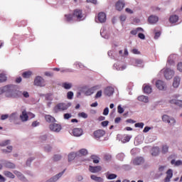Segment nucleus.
Here are the masks:
<instances>
[{
    "label": "nucleus",
    "mask_w": 182,
    "mask_h": 182,
    "mask_svg": "<svg viewBox=\"0 0 182 182\" xmlns=\"http://www.w3.org/2000/svg\"><path fill=\"white\" fill-rule=\"evenodd\" d=\"M70 107V104H65L63 102L57 104L54 108L53 112L54 113H59V112H63L65 110H68Z\"/></svg>",
    "instance_id": "obj_1"
},
{
    "label": "nucleus",
    "mask_w": 182,
    "mask_h": 182,
    "mask_svg": "<svg viewBox=\"0 0 182 182\" xmlns=\"http://www.w3.org/2000/svg\"><path fill=\"white\" fill-rule=\"evenodd\" d=\"M73 18L77 21V22H80L83 21V12L79 9H76L73 11Z\"/></svg>",
    "instance_id": "obj_2"
},
{
    "label": "nucleus",
    "mask_w": 182,
    "mask_h": 182,
    "mask_svg": "<svg viewBox=\"0 0 182 182\" xmlns=\"http://www.w3.org/2000/svg\"><path fill=\"white\" fill-rule=\"evenodd\" d=\"M14 91V85H5L4 87H0V95H4V93H12Z\"/></svg>",
    "instance_id": "obj_3"
},
{
    "label": "nucleus",
    "mask_w": 182,
    "mask_h": 182,
    "mask_svg": "<svg viewBox=\"0 0 182 182\" xmlns=\"http://www.w3.org/2000/svg\"><path fill=\"white\" fill-rule=\"evenodd\" d=\"M162 120L165 123H168L169 126H174L176 124V120L173 117H170L167 114H164L162 116Z\"/></svg>",
    "instance_id": "obj_4"
},
{
    "label": "nucleus",
    "mask_w": 182,
    "mask_h": 182,
    "mask_svg": "<svg viewBox=\"0 0 182 182\" xmlns=\"http://www.w3.org/2000/svg\"><path fill=\"white\" fill-rule=\"evenodd\" d=\"M165 78L168 80L170 79H173V76H174V70L170 69V68H166L164 71Z\"/></svg>",
    "instance_id": "obj_5"
},
{
    "label": "nucleus",
    "mask_w": 182,
    "mask_h": 182,
    "mask_svg": "<svg viewBox=\"0 0 182 182\" xmlns=\"http://www.w3.org/2000/svg\"><path fill=\"white\" fill-rule=\"evenodd\" d=\"M49 129H50V130H51V132H55V133H59V132H60V130H62V125H60L59 124L53 123V124H50Z\"/></svg>",
    "instance_id": "obj_6"
},
{
    "label": "nucleus",
    "mask_w": 182,
    "mask_h": 182,
    "mask_svg": "<svg viewBox=\"0 0 182 182\" xmlns=\"http://www.w3.org/2000/svg\"><path fill=\"white\" fill-rule=\"evenodd\" d=\"M34 85L35 86H40L41 87H43L45 86V80H43L42 77L38 76L34 80Z\"/></svg>",
    "instance_id": "obj_7"
},
{
    "label": "nucleus",
    "mask_w": 182,
    "mask_h": 182,
    "mask_svg": "<svg viewBox=\"0 0 182 182\" xmlns=\"http://www.w3.org/2000/svg\"><path fill=\"white\" fill-rule=\"evenodd\" d=\"M124 5L126 4L124 3V0H119L116 4H115V8L117 11H123V8H124Z\"/></svg>",
    "instance_id": "obj_8"
},
{
    "label": "nucleus",
    "mask_w": 182,
    "mask_h": 182,
    "mask_svg": "<svg viewBox=\"0 0 182 182\" xmlns=\"http://www.w3.org/2000/svg\"><path fill=\"white\" fill-rule=\"evenodd\" d=\"M72 133L75 137H80L83 134V129L81 128H75L73 129Z\"/></svg>",
    "instance_id": "obj_9"
},
{
    "label": "nucleus",
    "mask_w": 182,
    "mask_h": 182,
    "mask_svg": "<svg viewBox=\"0 0 182 182\" xmlns=\"http://www.w3.org/2000/svg\"><path fill=\"white\" fill-rule=\"evenodd\" d=\"M105 134H106V132L103 129H98L94 132V136L96 139H100V137H103Z\"/></svg>",
    "instance_id": "obj_10"
},
{
    "label": "nucleus",
    "mask_w": 182,
    "mask_h": 182,
    "mask_svg": "<svg viewBox=\"0 0 182 182\" xmlns=\"http://www.w3.org/2000/svg\"><path fill=\"white\" fill-rule=\"evenodd\" d=\"M100 87H99V85H95L91 88H89L86 92H85V95L87 96H90L91 95H93V93H95V92H96V90H97L98 89H100Z\"/></svg>",
    "instance_id": "obj_11"
},
{
    "label": "nucleus",
    "mask_w": 182,
    "mask_h": 182,
    "mask_svg": "<svg viewBox=\"0 0 182 182\" xmlns=\"http://www.w3.org/2000/svg\"><path fill=\"white\" fill-rule=\"evenodd\" d=\"M156 87L159 90H164V89H166V83H164V82L159 80L156 82Z\"/></svg>",
    "instance_id": "obj_12"
},
{
    "label": "nucleus",
    "mask_w": 182,
    "mask_h": 182,
    "mask_svg": "<svg viewBox=\"0 0 182 182\" xmlns=\"http://www.w3.org/2000/svg\"><path fill=\"white\" fill-rule=\"evenodd\" d=\"M144 163V159L143 157H136L133 160V164L134 166H140V164H143Z\"/></svg>",
    "instance_id": "obj_13"
},
{
    "label": "nucleus",
    "mask_w": 182,
    "mask_h": 182,
    "mask_svg": "<svg viewBox=\"0 0 182 182\" xmlns=\"http://www.w3.org/2000/svg\"><path fill=\"white\" fill-rule=\"evenodd\" d=\"M97 18L100 23H104V22H106V14H105L104 12L99 13Z\"/></svg>",
    "instance_id": "obj_14"
},
{
    "label": "nucleus",
    "mask_w": 182,
    "mask_h": 182,
    "mask_svg": "<svg viewBox=\"0 0 182 182\" xmlns=\"http://www.w3.org/2000/svg\"><path fill=\"white\" fill-rule=\"evenodd\" d=\"M89 170L91 173H99V171H102V166H90Z\"/></svg>",
    "instance_id": "obj_15"
},
{
    "label": "nucleus",
    "mask_w": 182,
    "mask_h": 182,
    "mask_svg": "<svg viewBox=\"0 0 182 182\" xmlns=\"http://www.w3.org/2000/svg\"><path fill=\"white\" fill-rule=\"evenodd\" d=\"M171 178H173V170L168 169L166 171V177L164 179V182H170Z\"/></svg>",
    "instance_id": "obj_16"
},
{
    "label": "nucleus",
    "mask_w": 182,
    "mask_h": 182,
    "mask_svg": "<svg viewBox=\"0 0 182 182\" xmlns=\"http://www.w3.org/2000/svg\"><path fill=\"white\" fill-rule=\"evenodd\" d=\"M114 92V89L112 87H107L105 88L104 93L105 96H112L113 93Z\"/></svg>",
    "instance_id": "obj_17"
},
{
    "label": "nucleus",
    "mask_w": 182,
    "mask_h": 182,
    "mask_svg": "<svg viewBox=\"0 0 182 182\" xmlns=\"http://www.w3.org/2000/svg\"><path fill=\"white\" fill-rule=\"evenodd\" d=\"M180 82H181V78L178 76H176L173 78V87H178L180 86Z\"/></svg>",
    "instance_id": "obj_18"
},
{
    "label": "nucleus",
    "mask_w": 182,
    "mask_h": 182,
    "mask_svg": "<svg viewBox=\"0 0 182 182\" xmlns=\"http://www.w3.org/2000/svg\"><path fill=\"white\" fill-rule=\"evenodd\" d=\"M20 119L22 122H28V119H29V116H28V113L26 112V110H23L22 112V114L20 115Z\"/></svg>",
    "instance_id": "obj_19"
},
{
    "label": "nucleus",
    "mask_w": 182,
    "mask_h": 182,
    "mask_svg": "<svg viewBox=\"0 0 182 182\" xmlns=\"http://www.w3.org/2000/svg\"><path fill=\"white\" fill-rule=\"evenodd\" d=\"M65 173V170L61 172V173H59L58 174H57L56 176H55L54 177L51 178L50 179H49L48 181V182H55V181H58V179L60 178V177H62V176L63 175V173Z\"/></svg>",
    "instance_id": "obj_20"
},
{
    "label": "nucleus",
    "mask_w": 182,
    "mask_h": 182,
    "mask_svg": "<svg viewBox=\"0 0 182 182\" xmlns=\"http://www.w3.org/2000/svg\"><path fill=\"white\" fill-rule=\"evenodd\" d=\"M149 23H157L159 22V17L156 16H150L148 18Z\"/></svg>",
    "instance_id": "obj_21"
},
{
    "label": "nucleus",
    "mask_w": 182,
    "mask_h": 182,
    "mask_svg": "<svg viewBox=\"0 0 182 182\" xmlns=\"http://www.w3.org/2000/svg\"><path fill=\"white\" fill-rule=\"evenodd\" d=\"M169 103H171V105H176V106H178L179 107H182V100H171L169 101Z\"/></svg>",
    "instance_id": "obj_22"
},
{
    "label": "nucleus",
    "mask_w": 182,
    "mask_h": 182,
    "mask_svg": "<svg viewBox=\"0 0 182 182\" xmlns=\"http://www.w3.org/2000/svg\"><path fill=\"white\" fill-rule=\"evenodd\" d=\"M139 102H143V103H149V97L144 95H140L137 97Z\"/></svg>",
    "instance_id": "obj_23"
},
{
    "label": "nucleus",
    "mask_w": 182,
    "mask_h": 182,
    "mask_svg": "<svg viewBox=\"0 0 182 182\" xmlns=\"http://www.w3.org/2000/svg\"><path fill=\"white\" fill-rule=\"evenodd\" d=\"M45 119L46 122H48V123H53L54 122H56V119H55V117H52L50 114L46 115Z\"/></svg>",
    "instance_id": "obj_24"
},
{
    "label": "nucleus",
    "mask_w": 182,
    "mask_h": 182,
    "mask_svg": "<svg viewBox=\"0 0 182 182\" xmlns=\"http://www.w3.org/2000/svg\"><path fill=\"white\" fill-rule=\"evenodd\" d=\"M178 16L172 15L170 16L169 22H171V23H176V22H178Z\"/></svg>",
    "instance_id": "obj_25"
},
{
    "label": "nucleus",
    "mask_w": 182,
    "mask_h": 182,
    "mask_svg": "<svg viewBox=\"0 0 182 182\" xmlns=\"http://www.w3.org/2000/svg\"><path fill=\"white\" fill-rule=\"evenodd\" d=\"M144 30L141 28V27H138L134 30L131 31L130 33L131 35H137L138 32H144Z\"/></svg>",
    "instance_id": "obj_26"
},
{
    "label": "nucleus",
    "mask_w": 182,
    "mask_h": 182,
    "mask_svg": "<svg viewBox=\"0 0 182 182\" xmlns=\"http://www.w3.org/2000/svg\"><path fill=\"white\" fill-rule=\"evenodd\" d=\"M160 152V149L159 147H154L151 149V155L152 156H159V153Z\"/></svg>",
    "instance_id": "obj_27"
},
{
    "label": "nucleus",
    "mask_w": 182,
    "mask_h": 182,
    "mask_svg": "<svg viewBox=\"0 0 182 182\" xmlns=\"http://www.w3.org/2000/svg\"><path fill=\"white\" fill-rule=\"evenodd\" d=\"M32 75V71H26L22 73V77L24 79H29Z\"/></svg>",
    "instance_id": "obj_28"
},
{
    "label": "nucleus",
    "mask_w": 182,
    "mask_h": 182,
    "mask_svg": "<svg viewBox=\"0 0 182 182\" xmlns=\"http://www.w3.org/2000/svg\"><path fill=\"white\" fill-rule=\"evenodd\" d=\"M4 174L6 177H8L9 178H15V175L12 173L11 171H4Z\"/></svg>",
    "instance_id": "obj_29"
},
{
    "label": "nucleus",
    "mask_w": 182,
    "mask_h": 182,
    "mask_svg": "<svg viewBox=\"0 0 182 182\" xmlns=\"http://www.w3.org/2000/svg\"><path fill=\"white\" fill-rule=\"evenodd\" d=\"M77 153L72 152L68 155V161H72L73 160H75V157H77Z\"/></svg>",
    "instance_id": "obj_30"
},
{
    "label": "nucleus",
    "mask_w": 182,
    "mask_h": 182,
    "mask_svg": "<svg viewBox=\"0 0 182 182\" xmlns=\"http://www.w3.org/2000/svg\"><path fill=\"white\" fill-rule=\"evenodd\" d=\"M144 93H146V95L151 93V87L150 85H145L144 87Z\"/></svg>",
    "instance_id": "obj_31"
},
{
    "label": "nucleus",
    "mask_w": 182,
    "mask_h": 182,
    "mask_svg": "<svg viewBox=\"0 0 182 182\" xmlns=\"http://www.w3.org/2000/svg\"><path fill=\"white\" fill-rule=\"evenodd\" d=\"M8 80V77L5 73H0V83H4V82H6Z\"/></svg>",
    "instance_id": "obj_32"
},
{
    "label": "nucleus",
    "mask_w": 182,
    "mask_h": 182,
    "mask_svg": "<svg viewBox=\"0 0 182 182\" xmlns=\"http://www.w3.org/2000/svg\"><path fill=\"white\" fill-rule=\"evenodd\" d=\"M78 156H87V150L85 149H82L78 152H77Z\"/></svg>",
    "instance_id": "obj_33"
},
{
    "label": "nucleus",
    "mask_w": 182,
    "mask_h": 182,
    "mask_svg": "<svg viewBox=\"0 0 182 182\" xmlns=\"http://www.w3.org/2000/svg\"><path fill=\"white\" fill-rule=\"evenodd\" d=\"M65 18L67 22H70L73 21V19H75V17H73V14H65Z\"/></svg>",
    "instance_id": "obj_34"
},
{
    "label": "nucleus",
    "mask_w": 182,
    "mask_h": 182,
    "mask_svg": "<svg viewBox=\"0 0 182 182\" xmlns=\"http://www.w3.org/2000/svg\"><path fill=\"white\" fill-rule=\"evenodd\" d=\"M91 178L92 180H94V181H98V182L103 181V178H102V177H97L96 175H92Z\"/></svg>",
    "instance_id": "obj_35"
},
{
    "label": "nucleus",
    "mask_w": 182,
    "mask_h": 182,
    "mask_svg": "<svg viewBox=\"0 0 182 182\" xmlns=\"http://www.w3.org/2000/svg\"><path fill=\"white\" fill-rule=\"evenodd\" d=\"M11 143V140L7 139L5 141H3L2 142H0V147H5V146H8Z\"/></svg>",
    "instance_id": "obj_36"
},
{
    "label": "nucleus",
    "mask_w": 182,
    "mask_h": 182,
    "mask_svg": "<svg viewBox=\"0 0 182 182\" xmlns=\"http://www.w3.org/2000/svg\"><path fill=\"white\" fill-rule=\"evenodd\" d=\"M45 99L48 102H52V100H53V96L52 95V94H47L45 95Z\"/></svg>",
    "instance_id": "obj_37"
},
{
    "label": "nucleus",
    "mask_w": 182,
    "mask_h": 182,
    "mask_svg": "<svg viewBox=\"0 0 182 182\" xmlns=\"http://www.w3.org/2000/svg\"><path fill=\"white\" fill-rule=\"evenodd\" d=\"M91 159L95 164H97L99 163V158L96 155L91 156Z\"/></svg>",
    "instance_id": "obj_38"
},
{
    "label": "nucleus",
    "mask_w": 182,
    "mask_h": 182,
    "mask_svg": "<svg viewBox=\"0 0 182 182\" xmlns=\"http://www.w3.org/2000/svg\"><path fill=\"white\" fill-rule=\"evenodd\" d=\"M63 87H64V89L69 90L72 87V84L64 82L63 83Z\"/></svg>",
    "instance_id": "obj_39"
},
{
    "label": "nucleus",
    "mask_w": 182,
    "mask_h": 182,
    "mask_svg": "<svg viewBox=\"0 0 182 182\" xmlns=\"http://www.w3.org/2000/svg\"><path fill=\"white\" fill-rule=\"evenodd\" d=\"M6 167L7 168H15V164L11 162H7L6 163Z\"/></svg>",
    "instance_id": "obj_40"
},
{
    "label": "nucleus",
    "mask_w": 182,
    "mask_h": 182,
    "mask_svg": "<svg viewBox=\"0 0 182 182\" xmlns=\"http://www.w3.org/2000/svg\"><path fill=\"white\" fill-rule=\"evenodd\" d=\"M117 178V175L114 173H111L107 177L108 180H114V178Z\"/></svg>",
    "instance_id": "obj_41"
},
{
    "label": "nucleus",
    "mask_w": 182,
    "mask_h": 182,
    "mask_svg": "<svg viewBox=\"0 0 182 182\" xmlns=\"http://www.w3.org/2000/svg\"><path fill=\"white\" fill-rule=\"evenodd\" d=\"M134 63L136 66H140L143 64V60L140 59H136Z\"/></svg>",
    "instance_id": "obj_42"
},
{
    "label": "nucleus",
    "mask_w": 182,
    "mask_h": 182,
    "mask_svg": "<svg viewBox=\"0 0 182 182\" xmlns=\"http://www.w3.org/2000/svg\"><path fill=\"white\" fill-rule=\"evenodd\" d=\"M3 153H11L12 151V146H7L6 149H2Z\"/></svg>",
    "instance_id": "obj_43"
},
{
    "label": "nucleus",
    "mask_w": 182,
    "mask_h": 182,
    "mask_svg": "<svg viewBox=\"0 0 182 182\" xmlns=\"http://www.w3.org/2000/svg\"><path fill=\"white\" fill-rule=\"evenodd\" d=\"M135 127H139V129H143L144 127V123L143 122H138L134 124Z\"/></svg>",
    "instance_id": "obj_44"
},
{
    "label": "nucleus",
    "mask_w": 182,
    "mask_h": 182,
    "mask_svg": "<svg viewBox=\"0 0 182 182\" xmlns=\"http://www.w3.org/2000/svg\"><path fill=\"white\" fill-rule=\"evenodd\" d=\"M104 159L106 161H110L112 160V155L110 154H105Z\"/></svg>",
    "instance_id": "obj_45"
},
{
    "label": "nucleus",
    "mask_w": 182,
    "mask_h": 182,
    "mask_svg": "<svg viewBox=\"0 0 182 182\" xmlns=\"http://www.w3.org/2000/svg\"><path fill=\"white\" fill-rule=\"evenodd\" d=\"M63 117L65 120H69V119L72 117V114H69V113L64 114Z\"/></svg>",
    "instance_id": "obj_46"
},
{
    "label": "nucleus",
    "mask_w": 182,
    "mask_h": 182,
    "mask_svg": "<svg viewBox=\"0 0 182 182\" xmlns=\"http://www.w3.org/2000/svg\"><path fill=\"white\" fill-rule=\"evenodd\" d=\"M167 151H168V146L166 145H164L162 146V153L166 154L167 153Z\"/></svg>",
    "instance_id": "obj_47"
},
{
    "label": "nucleus",
    "mask_w": 182,
    "mask_h": 182,
    "mask_svg": "<svg viewBox=\"0 0 182 182\" xmlns=\"http://www.w3.org/2000/svg\"><path fill=\"white\" fill-rule=\"evenodd\" d=\"M78 116L80 117H82L83 119H87V114H86L85 112L79 113Z\"/></svg>",
    "instance_id": "obj_48"
},
{
    "label": "nucleus",
    "mask_w": 182,
    "mask_h": 182,
    "mask_svg": "<svg viewBox=\"0 0 182 182\" xmlns=\"http://www.w3.org/2000/svg\"><path fill=\"white\" fill-rule=\"evenodd\" d=\"M62 159V156L60 155H54L53 156V161H59Z\"/></svg>",
    "instance_id": "obj_49"
},
{
    "label": "nucleus",
    "mask_w": 182,
    "mask_h": 182,
    "mask_svg": "<svg viewBox=\"0 0 182 182\" xmlns=\"http://www.w3.org/2000/svg\"><path fill=\"white\" fill-rule=\"evenodd\" d=\"M117 112H118V113H119L120 114H122V113H124V109H123V107H122L121 105H119V106L117 107Z\"/></svg>",
    "instance_id": "obj_50"
},
{
    "label": "nucleus",
    "mask_w": 182,
    "mask_h": 182,
    "mask_svg": "<svg viewBox=\"0 0 182 182\" xmlns=\"http://www.w3.org/2000/svg\"><path fill=\"white\" fill-rule=\"evenodd\" d=\"M67 97L69 100L73 99V92L72 91L68 92L67 94Z\"/></svg>",
    "instance_id": "obj_51"
},
{
    "label": "nucleus",
    "mask_w": 182,
    "mask_h": 182,
    "mask_svg": "<svg viewBox=\"0 0 182 182\" xmlns=\"http://www.w3.org/2000/svg\"><path fill=\"white\" fill-rule=\"evenodd\" d=\"M14 174L16 175V176L18 178H22V177H23V175H22V173L18 171H14Z\"/></svg>",
    "instance_id": "obj_52"
},
{
    "label": "nucleus",
    "mask_w": 182,
    "mask_h": 182,
    "mask_svg": "<svg viewBox=\"0 0 182 182\" xmlns=\"http://www.w3.org/2000/svg\"><path fill=\"white\" fill-rule=\"evenodd\" d=\"M103 114L104 116H107V114H109V107L105 108L103 111Z\"/></svg>",
    "instance_id": "obj_53"
},
{
    "label": "nucleus",
    "mask_w": 182,
    "mask_h": 182,
    "mask_svg": "<svg viewBox=\"0 0 182 182\" xmlns=\"http://www.w3.org/2000/svg\"><path fill=\"white\" fill-rule=\"evenodd\" d=\"M177 69L179 72H182V63H178L177 65Z\"/></svg>",
    "instance_id": "obj_54"
},
{
    "label": "nucleus",
    "mask_w": 182,
    "mask_h": 182,
    "mask_svg": "<svg viewBox=\"0 0 182 182\" xmlns=\"http://www.w3.org/2000/svg\"><path fill=\"white\" fill-rule=\"evenodd\" d=\"M99 97H102V90H100L95 95V98L97 99Z\"/></svg>",
    "instance_id": "obj_55"
},
{
    "label": "nucleus",
    "mask_w": 182,
    "mask_h": 182,
    "mask_svg": "<svg viewBox=\"0 0 182 182\" xmlns=\"http://www.w3.org/2000/svg\"><path fill=\"white\" fill-rule=\"evenodd\" d=\"M138 37L139 38V39H146V36H144L143 33H139L138 34Z\"/></svg>",
    "instance_id": "obj_56"
},
{
    "label": "nucleus",
    "mask_w": 182,
    "mask_h": 182,
    "mask_svg": "<svg viewBox=\"0 0 182 182\" xmlns=\"http://www.w3.org/2000/svg\"><path fill=\"white\" fill-rule=\"evenodd\" d=\"M149 130H151V127H145L144 130H143V132L144 133H147V132H149Z\"/></svg>",
    "instance_id": "obj_57"
},
{
    "label": "nucleus",
    "mask_w": 182,
    "mask_h": 182,
    "mask_svg": "<svg viewBox=\"0 0 182 182\" xmlns=\"http://www.w3.org/2000/svg\"><path fill=\"white\" fill-rule=\"evenodd\" d=\"M132 52L134 53V55H140V51L136 48L133 49Z\"/></svg>",
    "instance_id": "obj_58"
},
{
    "label": "nucleus",
    "mask_w": 182,
    "mask_h": 182,
    "mask_svg": "<svg viewBox=\"0 0 182 182\" xmlns=\"http://www.w3.org/2000/svg\"><path fill=\"white\" fill-rule=\"evenodd\" d=\"M101 124L102 127H106L109 124V121H103Z\"/></svg>",
    "instance_id": "obj_59"
},
{
    "label": "nucleus",
    "mask_w": 182,
    "mask_h": 182,
    "mask_svg": "<svg viewBox=\"0 0 182 182\" xmlns=\"http://www.w3.org/2000/svg\"><path fill=\"white\" fill-rule=\"evenodd\" d=\"M165 168H166V166H161L159 168V171H160L161 173H163V171H164Z\"/></svg>",
    "instance_id": "obj_60"
},
{
    "label": "nucleus",
    "mask_w": 182,
    "mask_h": 182,
    "mask_svg": "<svg viewBox=\"0 0 182 182\" xmlns=\"http://www.w3.org/2000/svg\"><path fill=\"white\" fill-rule=\"evenodd\" d=\"M8 117H9V116L8 114H3L1 117V120H6V119H8Z\"/></svg>",
    "instance_id": "obj_61"
},
{
    "label": "nucleus",
    "mask_w": 182,
    "mask_h": 182,
    "mask_svg": "<svg viewBox=\"0 0 182 182\" xmlns=\"http://www.w3.org/2000/svg\"><path fill=\"white\" fill-rule=\"evenodd\" d=\"M37 126H39V122L38 121L33 122L32 127H36Z\"/></svg>",
    "instance_id": "obj_62"
},
{
    "label": "nucleus",
    "mask_w": 182,
    "mask_h": 182,
    "mask_svg": "<svg viewBox=\"0 0 182 182\" xmlns=\"http://www.w3.org/2000/svg\"><path fill=\"white\" fill-rule=\"evenodd\" d=\"M45 150L48 152L50 151V150H52V147L49 145H47L46 146H45Z\"/></svg>",
    "instance_id": "obj_63"
},
{
    "label": "nucleus",
    "mask_w": 182,
    "mask_h": 182,
    "mask_svg": "<svg viewBox=\"0 0 182 182\" xmlns=\"http://www.w3.org/2000/svg\"><path fill=\"white\" fill-rule=\"evenodd\" d=\"M182 165V161H176L175 162V166H181Z\"/></svg>",
    "instance_id": "obj_64"
}]
</instances>
